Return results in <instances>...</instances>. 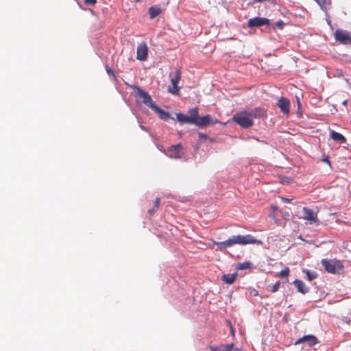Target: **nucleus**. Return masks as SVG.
Listing matches in <instances>:
<instances>
[{"label":"nucleus","mask_w":351,"mask_h":351,"mask_svg":"<svg viewBox=\"0 0 351 351\" xmlns=\"http://www.w3.org/2000/svg\"><path fill=\"white\" fill-rule=\"evenodd\" d=\"M213 242L218 247V250L219 251H223L224 250L231 247L234 245H245L247 244H263V242L261 240L255 239L251 234L234 235L224 241L218 242L213 241Z\"/></svg>","instance_id":"1"},{"label":"nucleus","mask_w":351,"mask_h":351,"mask_svg":"<svg viewBox=\"0 0 351 351\" xmlns=\"http://www.w3.org/2000/svg\"><path fill=\"white\" fill-rule=\"evenodd\" d=\"M322 265L324 267V269L330 274H340L343 272V263L337 259H322Z\"/></svg>","instance_id":"2"},{"label":"nucleus","mask_w":351,"mask_h":351,"mask_svg":"<svg viewBox=\"0 0 351 351\" xmlns=\"http://www.w3.org/2000/svg\"><path fill=\"white\" fill-rule=\"evenodd\" d=\"M234 122L243 128H249L253 125V121L248 114V111H241L232 117Z\"/></svg>","instance_id":"3"},{"label":"nucleus","mask_w":351,"mask_h":351,"mask_svg":"<svg viewBox=\"0 0 351 351\" xmlns=\"http://www.w3.org/2000/svg\"><path fill=\"white\" fill-rule=\"evenodd\" d=\"M134 91V95L136 98L142 99V101L145 105L151 109L154 106L155 104L153 101L151 96L141 88L138 86L133 85L131 86Z\"/></svg>","instance_id":"4"},{"label":"nucleus","mask_w":351,"mask_h":351,"mask_svg":"<svg viewBox=\"0 0 351 351\" xmlns=\"http://www.w3.org/2000/svg\"><path fill=\"white\" fill-rule=\"evenodd\" d=\"M169 76L171 77L172 88H169L168 90L173 95H178L180 89V87L178 86V84L181 79V70L177 69L173 73H170Z\"/></svg>","instance_id":"5"},{"label":"nucleus","mask_w":351,"mask_h":351,"mask_svg":"<svg viewBox=\"0 0 351 351\" xmlns=\"http://www.w3.org/2000/svg\"><path fill=\"white\" fill-rule=\"evenodd\" d=\"M336 41L343 45H351V33L343 29H337L334 33Z\"/></svg>","instance_id":"6"},{"label":"nucleus","mask_w":351,"mask_h":351,"mask_svg":"<svg viewBox=\"0 0 351 351\" xmlns=\"http://www.w3.org/2000/svg\"><path fill=\"white\" fill-rule=\"evenodd\" d=\"M302 210L304 212V215L302 217L304 220L308 221L310 224L319 223L317 215L313 210L307 207H304Z\"/></svg>","instance_id":"7"},{"label":"nucleus","mask_w":351,"mask_h":351,"mask_svg":"<svg viewBox=\"0 0 351 351\" xmlns=\"http://www.w3.org/2000/svg\"><path fill=\"white\" fill-rule=\"evenodd\" d=\"M269 24L270 21L268 19L258 16L250 19L247 21V26L250 28L259 27L263 25H269Z\"/></svg>","instance_id":"8"},{"label":"nucleus","mask_w":351,"mask_h":351,"mask_svg":"<svg viewBox=\"0 0 351 351\" xmlns=\"http://www.w3.org/2000/svg\"><path fill=\"white\" fill-rule=\"evenodd\" d=\"M183 147L181 144L172 145L167 149V154L173 158H180L183 154Z\"/></svg>","instance_id":"9"},{"label":"nucleus","mask_w":351,"mask_h":351,"mask_svg":"<svg viewBox=\"0 0 351 351\" xmlns=\"http://www.w3.org/2000/svg\"><path fill=\"white\" fill-rule=\"evenodd\" d=\"M148 48L145 42L141 43L137 47L136 59L141 61L145 60L147 58Z\"/></svg>","instance_id":"10"},{"label":"nucleus","mask_w":351,"mask_h":351,"mask_svg":"<svg viewBox=\"0 0 351 351\" xmlns=\"http://www.w3.org/2000/svg\"><path fill=\"white\" fill-rule=\"evenodd\" d=\"M302 343H306L308 346H312L318 343L317 339L315 336L312 335H304L302 337L298 339L295 344L298 345Z\"/></svg>","instance_id":"11"},{"label":"nucleus","mask_w":351,"mask_h":351,"mask_svg":"<svg viewBox=\"0 0 351 351\" xmlns=\"http://www.w3.org/2000/svg\"><path fill=\"white\" fill-rule=\"evenodd\" d=\"M277 106L284 114L288 115L289 114L290 102L288 99L281 97L278 101Z\"/></svg>","instance_id":"12"},{"label":"nucleus","mask_w":351,"mask_h":351,"mask_svg":"<svg viewBox=\"0 0 351 351\" xmlns=\"http://www.w3.org/2000/svg\"><path fill=\"white\" fill-rule=\"evenodd\" d=\"M248 114L252 119L253 118H261L266 117L265 111L261 108H256L250 111H248Z\"/></svg>","instance_id":"13"},{"label":"nucleus","mask_w":351,"mask_h":351,"mask_svg":"<svg viewBox=\"0 0 351 351\" xmlns=\"http://www.w3.org/2000/svg\"><path fill=\"white\" fill-rule=\"evenodd\" d=\"M234 344H221L219 346H211L209 347L212 351H231L234 348Z\"/></svg>","instance_id":"14"},{"label":"nucleus","mask_w":351,"mask_h":351,"mask_svg":"<svg viewBox=\"0 0 351 351\" xmlns=\"http://www.w3.org/2000/svg\"><path fill=\"white\" fill-rule=\"evenodd\" d=\"M210 123L211 117L209 114H206L202 117H199L195 125L202 128L210 124Z\"/></svg>","instance_id":"15"},{"label":"nucleus","mask_w":351,"mask_h":351,"mask_svg":"<svg viewBox=\"0 0 351 351\" xmlns=\"http://www.w3.org/2000/svg\"><path fill=\"white\" fill-rule=\"evenodd\" d=\"M152 110H154L156 113L158 114L160 118L162 120H167L170 117V114L168 112L163 110L156 104L154 106H153Z\"/></svg>","instance_id":"16"},{"label":"nucleus","mask_w":351,"mask_h":351,"mask_svg":"<svg viewBox=\"0 0 351 351\" xmlns=\"http://www.w3.org/2000/svg\"><path fill=\"white\" fill-rule=\"evenodd\" d=\"M293 283L297 288L298 291L301 293L305 294L308 291V289L305 286L304 283L302 280L296 279Z\"/></svg>","instance_id":"17"},{"label":"nucleus","mask_w":351,"mask_h":351,"mask_svg":"<svg viewBox=\"0 0 351 351\" xmlns=\"http://www.w3.org/2000/svg\"><path fill=\"white\" fill-rule=\"evenodd\" d=\"M330 137L332 140L339 142L341 143H345L346 142V138L341 134L334 130H332L330 132Z\"/></svg>","instance_id":"18"},{"label":"nucleus","mask_w":351,"mask_h":351,"mask_svg":"<svg viewBox=\"0 0 351 351\" xmlns=\"http://www.w3.org/2000/svg\"><path fill=\"white\" fill-rule=\"evenodd\" d=\"M237 273L235 272L231 274H224L221 276V280L228 285H232L236 280Z\"/></svg>","instance_id":"19"},{"label":"nucleus","mask_w":351,"mask_h":351,"mask_svg":"<svg viewBox=\"0 0 351 351\" xmlns=\"http://www.w3.org/2000/svg\"><path fill=\"white\" fill-rule=\"evenodd\" d=\"M176 118H177V120L181 124H184V123L193 124L192 120L190 119V117L184 114L177 113Z\"/></svg>","instance_id":"20"},{"label":"nucleus","mask_w":351,"mask_h":351,"mask_svg":"<svg viewBox=\"0 0 351 351\" xmlns=\"http://www.w3.org/2000/svg\"><path fill=\"white\" fill-rule=\"evenodd\" d=\"M189 113L190 114V116H189V117L192 120L193 124H195L198 118L199 117V113H198V108L195 107L192 109H190L189 110Z\"/></svg>","instance_id":"21"},{"label":"nucleus","mask_w":351,"mask_h":351,"mask_svg":"<svg viewBox=\"0 0 351 351\" xmlns=\"http://www.w3.org/2000/svg\"><path fill=\"white\" fill-rule=\"evenodd\" d=\"M161 13V8L159 6H152L149 8L150 19H154Z\"/></svg>","instance_id":"22"},{"label":"nucleus","mask_w":351,"mask_h":351,"mask_svg":"<svg viewBox=\"0 0 351 351\" xmlns=\"http://www.w3.org/2000/svg\"><path fill=\"white\" fill-rule=\"evenodd\" d=\"M322 10H326L331 4V0H316Z\"/></svg>","instance_id":"23"},{"label":"nucleus","mask_w":351,"mask_h":351,"mask_svg":"<svg viewBox=\"0 0 351 351\" xmlns=\"http://www.w3.org/2000/svg\"><path fill=\"white\" fill-rule=\"evenodd\" d=\"M252 263L250 262H244L239 263L237 269H247L251 267Z\"/></svg>","instance_id":"24"},{"label":"nucleus","mask_w":351,"mask_h":351,"mask_svg":"<svg viewBox=\"0 0 351 351\" xmlns=\"http://www.w3.org/2000/svg\"><path fill=\"white\" fill-rule=\"evenodd\" d=\"M306 274L307 278L309 281H311L317 277V274L316 272L311 271L310 270H306Z\"/></svg>","instance_id":"25"},{"label":"nucleus","mask_w":351,"mask_h":351,"mask_svg":"<svg viewBox=\"0 0 351 351\" xmlns=\"http://www.w3.org/2000/svg\"><path fill=\"white\" fill-rule=\"evenodd\" d=\"M289 272H290L289 268L286 267L285 269H282L280 272H279V274H278V276L287 278L289 275Z\"/></svg>","instance_id":"26"},{"label":"nucleus","mask_w":351,"mask_h":351,"mask_svg":"<svg viewBox=\"0 0 351 351\" xmlns=\"http://www.w3.org/2000/svg\"><path fill=\"white\" fill-rule=\"evenodd\" d=\"M279 287H280V282L278 281L271 287L270 291L272 293H275V292H276L278 290Z\"/></svg>","instance_id":"27"},{"label":"nucleus","mask_w":351,"mask_h":351,"mask_svg":"<svg viewBox=\"0 0 351 351\" xmlns=\"http://www.w3.org/2000/svg\"><path fill=\"white\" fill-rule=\"evenodd\" d=\"M284 25H285L284 22L282 20H280L275 23L274 27L282 29L284 27Z\"/></svg>","instance_id":"28"},{"label":"nucleus","mask_w":351,"mask_h":351,"mask_svg":"<svg viewBox=\"0 0 351 351\" xmlns=\"http://www.w3.org/2000/svg\"><path fill=\"white\" fill-rule=\"evenodd\" d=\"M84 3L87 5H95L97 3V0H84Z\"/></svg>","instance_id":"29"},{"label":"nucleus","mask_w":351,"mask_h":351,"mask_svg":"<svg viewBox=\"0 0 351 351\" xmlns=\"http://www.w3.org/2000/svg\"><path fill=\"white\" fill-rule=\"evenodd\" d=\"M106 71L108 74H112L114 76L113 70L108 66H106Z\"/></svg>","instance_id":"30"},{"label":"nucleus","mask_w":351,"mask_h":351,"mask_svg":"<svg viewBox=\"0 0 351 351\" xmlns=\"http://www.w3.org/2000/svg\"><path fill=\"white\" fill-rule=\"evenodd\" d=\"M160 198L157 197L154 202V206L156 208H158L160 206Z\"/></svg>","instance_id":"31"},{"label":"nucleus","mask_w":351,"mask_h":351,"mask_svg":"<svg viewBox=\"0 0 351 351\" xmlns=\"http://www.w3.org/2000/svg\"><path fill=\"white\" fill-rule=\"evenodd\" d=\"M280 199H281L282 202L284 203H291V200H292L291 199H288V198L283 197H281Z\"/></svg>","instance_id":"32"},{"label":"nucleus","mask_w":351,"mask_h":351,"mask_svg":"<svg viewBox=\"0 0 351 351\" xmlns=\"http://www.w3.org/2000/svg\"><path fill=\"white\" fill-rule=\"evenodd\" d=\"M323 162H326L330 167H331V163L329 160V158L328 156H326V158H324L323 160H322Z\"/></svg>","instance_id":"33"},{"label":"nucleus","mask_w":351,"mask_h":351,"mask_svg":"<svg viewBox=\"0 0 351 351\" xmlns=\"http://www.w3.org/2000/svg\"><path fill=\"white\" fill-rule=\"evenodd\" d=\"M199 138H204V139H206V138H208V136L206 134L199 132Z\"/></svg>","instance_id":"34"},{"label":"nucleus","mask_w":351,"mask_h":351,"mask_svg":"<svg viewBox=\"0 0 351 351\" xmlns=\"http://www.w3.org/2000/svg\"><path fill=\"white\" fill-rule=\"evenodd\" d=\"M282 183H285V182L289 183V178H285V180L283 179V180H282Z\"/></svg>","instance_id":"35"},{"label":"nucleus","mask_w":351,"mask_h":351,"mask_svg":"<svg viewBox=\"0 0 351 351\" xmlns=\"http://www.w3.org/2000/svg\"><path fill=\"white\" fill-rule=\"evenodd\" d=\"M154 209H149V210H148V213H149V215H152V214L154 213Z\"/></svg>","instance_id":"36"},{"label":"nucleus","mask_w":351,"mask_h":351,"mask_svg":"<svg viewBox=\"0 0 351 351\" xmlns=\"http://www.w3.org/2000/svg\"><path fill=\"white\" fill-rule=\"evenodd\" d=\"M271 209L275 211L278 209V207L276 206H271Z\"/></svg>","instance_id":"37"},{"label":"nucleus","mask_w":351,"mask_h":351,"mask_svg":"<svg viewBox=\"0 0 351 351\" xmlns=\"http://www.w3.org/2000/svg\"><path fill=\"white\" fill-rule=\"evenodd\" d=\"M231 332H232V335H234V329L232 328H231Z\"/></svg>","instance_id":"38"},{"label":"nucleus","mask_w":351,"mask_h":351,"mask_svg":"<svg viewBox=\"0 0 351 351\" xmlns=\"http://www.w3.org/2000/svg\"><path fill=\"white\" fill-rule=\"evenodd\" d=\"M271 217L274 218L275 217L274 215V214L271 215Z\"/></svg>","instance_id":"39"},{"label":"nucleus","mask_w":351,"mask_h":351,"mask_svg":"<svg viewBox=\"0 0 351 351\" xmlns=\"http://www.w3.org/2000/svg\"><path fill=\"white\" fill-rule=\"evenodd\" d=\"M298 238H299L300 239H301V240L304 241V239L302 238V237H301V236H300Z\"/></svg>","instance_id":"40"},{"label":"nucleus","mask_w":351,"mask_h":351,"mask_svg":"<svg viewBox=\"0 0 351 351\" xmlns=\"http://www.w3.org/2000/svg\"><path fill=\"white\" fill-rule=\"evenodd\" d=\"M346 103H347V101H344L343 104L344 105H346Z\"/></svg>","instance_id":"41"},{"label":"nucleus","mask_w":351,"mask_h":351,"mask_svg":"<svg viewBox=\"0 0 351 351\" xmlns=\"http://www.w3.org/2000/svg\"><path fill=\"white\" fill-rule=\"evenodd\" d=\"M235 351H239V348H237L234 350Z\"/></svg>","instance_id":"42"}]
</instances>
